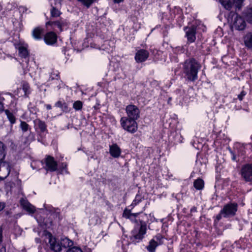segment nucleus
<instances>
[{"label":"nucleus","instance_id":"f8f14e48","mask_svg":"<svg viewBox=\"0 0 252 252\" xmlns=\"http://www.w3.org/2000/svg\"><path fill=\"white\" fill-rule=\"evenodd\" d=\"M240 173L246 182H252V164L244 165L241 168Z\"/></svg>","mask_w":252,"mask_h":252},{"label":"nucleus","instance_id":"5701e85b","mask_svg":"<svg viewBox=\"0 0 252 252\" xmlns=\"http://www.w3.org/2000/svg\"><path fill=\"white\" fill-rule=\"evenodd\" d=\"M243 16L249 23L252 24V8H248L245 10Z\"/></svg>","mask_w":252,"mask_h":252},{"label":"nucleus","instance_id":"e2e57ef3","mask_svg":"<svg viewBox=\"0 0 252 252\" xmlns=\"http://www.w3.org/2000/svg\"><path fill=\"white\" fill-rule=\"evenodd\" d=\"M251 139L252 140V135L251 136Z\"/></svg>","mask_w":252,"mask_h":252},{"label":"nucleus","instance_id":"4d7b16f0","mask_svg":"<svg viewBox=\"0 0 252 252\" xmlns=\"http://www.w3.org/2000/svg\"><path fill=\"white\" fill-rule=\"evenodd\" d=\"M1 14H2V15H4L5 14V11H2Z\"/></svg>","mask_w":252,"mask_h":252},{"label":"nucleus","instance_id":"c85d7f7f","mask_svg":"<svg viewBox=\"0 0 252 252\" xmlns=\"http://www.w3.org/2000/svg\"><path fill=\"white\" fill-rule=\"evenodd\" d=\"M34 80H35L36 85L37 86H39L40 85L39 89L40 90V93H44V91L46 90V86L44 84V81L43 80H40L38 81L37 80V79L36 78H34Z\"/></svg>","mask_w":252,"mask_h":252},{"label":"nucleus","instance_id":"7ed1b4c3","mask_svg":"<svg viewBox=\"0 0 252 252\" xmlns=\"http://www.w3.org/2000/svg\"><path fill=\"white\" fill-rule=\"evenodd\" d=\"M237 204L236 203H228L225 205L217 215L214 220V223H217L222 217L227 218L235 215L237 211Z\"/></svg>","mask_w":252,"mask_h":252},{"label":"nucleus","instance_id":"603ef678","mask_svg":"<svg viewBox=\"0 0 252 252\" xmlns=\"http://www.w3.org/2000/svg\"><path fill=\"white\" fill-rule=\"evenodd\" d=\"M244 95H238V99H239L240 101H242L243 99Z\"/></svg>","mask_w":252,"mask_h":252},{"label":"nucleus","instance_id":"0eeeda50","mask_svg":"<svg viewBox=\"0 0 252 252\" xmlns=\"http://www.w3.org/2000/svg\"><path fill=\"white\" fill-rule=\"evenodd\" d=\"M46 26L48 30H53L58 32L66 30L68 28V23L66 20L61 19L57 21H49Z\"/></svg>","mask_w":252,"mask_h":252},{"label":"nucleus","instance_id":"dca6fc26","mask_svg":"<svg viewBox=\"0 0 252 252\" xmlns=\"http://www.w3.org/2000/svg\"><path fill=\"white\" fill-rule=\"evenodd\" d=\"M33 124L36 131L40 133L47 132V125L44 121L36 119L33 121Z\"/></svg>","mask_w":252,"mask_h":252},{"label":"nucleus","instance_id":"2f4dec72","mask_svg":"<svg viewBox=\"0 0 252 252\" xmlns=\"http://www.w3.org/2000/svg\"><path fill=\"white\" fill-rule=\"evenodd\" d=\"M81 2L84 6L89 8L93 3L96 2L97 0H77Z\"/></svg>","mask_w":252,"mask_h":252},{"label":"nucleus","instance_id":"ea45409f","mask_svg":"<svg viewBox=\"0 0 252 252\" xmlns=\"http://www.w3.org/2000/svg\"><path fill=\"white\" fill-rule=\"evenodd\" d=\"M63 105H65V102H62L61 101H58L55 104V106L58 107L63 108Z\"/></svg>","mask_w":252,"mask_h":252},{"label":"nucleus","instance_id":"5fc2aeb1","mask_svg":"<svg viewBox=\"0 0 252 252\" xmlns=\"http://www.w3.org/2000/svg\"><path fill=\"white\" fill-rule=\"evenodd\" d=\"M20 90H21V89H18L17 90V92L15 91V92H14V93H17V94H19V93H20Z\"/></svg>","mask_w":252,"mask_h":252},{"label":"nucleus","instance_id":"4c0bfd02","mask_svg":"<svg viewBox=\"0 0 252 252\" xmlns=\"http://www.w3.org/2000/svg\"><path fill=\"white\" fill-rule=\"evenodd\" d=\"M66 252H83L80 248L74 247L69 249Z\"/></svg>","mask_w":252,"mask_h":252},{"label":"nucleus","instance_id":"423d86ee","mask_svg":"<svg viewBox=\"0 0 252 252\" xmlns=\"http://www.w3.org/2000/svg\"><path fill=\"white\" fill-rule=\"evenodd\" d=\"M120 123L123 128L129 133H134L137 130L136 120L123 117L120 120Z\"/></svg>","mask_w":252,"mask_h":252},{"label":"nucleus","instance_id":"3c124183","mask_svg":"<svg viewBox=\"0 0 252 252\" xmlns=\"http://www.w3.org/2000/svg\"><path fill=\"white\" fill-rule=\"evenodd\" d=\"M45 106L48 110H50L52 108V106L50 104H46Z\"/></svg>","mask_w":252,"mask_h":252},{"label":"nucleus","instance_id":"c756f323","mask_svg":"<svg viewBox=\"0 0 252 252\" xmlns=\"http://www.w3.org/2000/svg\"><path fill=\"white\" fill-rule=\"evenodd\" d=\"M22 90L25 94H28L31 93V89L29 84L26 82L22 83Z\"/></svg>","mask_w":252,"mask_h":252},{"label":"nucleus","instance_id":"39448f33","mask_svg":"<svg viewBox=\"0 0 252 252\" xmlns=\"http://www.w3.org/2000/svg\"><path fill=\"white\" fill-rule=\"evenodd\" d=\"M147 230V225H135L131 231L130 240L134 244L141 242L145 238Z\"/></svg>","mask_w":252,"mask_h":252},{"label":"nucleus","instance_id":"a19ab883","mask_svg":"<svg viewBox=\"0 0 252 252\" xmlns=\"http://www.w3.org/2000/svg\"><path fill=\"white\" fill-rule=\"evenodd\" d=\"M4 98L2 97L0 98V113L4 111V106L2 101Z\"/></svg>","mask_w":252,"mask_h":252},{"label":"nucleus","instance_id":"1a4fd4ad","mask_svg":"<svg viewBox=\"0 0 252 252\" xmlns=\"http://www.w3.org/2000/svg\"><path fill=\"white\" fill-rule=\"evenodd\" d=\"M219 1L225 9L230 10L233 8L240 9L244 0H219Z\"/></svg>","mask_w":252,"mask_h":252},{"label":"nucleus","instance_id":"a18cd8bd","mask_svg":"<svg viewBox=\"0 0 252 252\" xmlns=\"http://www.w3.org/2000/svg\"><path fill=\"white\" fill-rule=\"evenodd\" d=\"M2 228L1 226H0V242L2 241Z\"/></svg>","mask_w":252,"mask_h":252},{"label":"nucleus","instance_id":"412c9836","mask_svg":"<svg viewBox=\"0 0 252 252\" xmlns=\"http://www.w3.org/2000/svg\"><path fill=\"white\" fill-rule=\"evenodd\" d=\"M246 144L237 143L234 146V151L236 152L238 156H244L246 153L245 146Z\"/></svg>","mask_w":252,"mask_h":252},{"label":"nucleus","instance_id":"aec40b11","mask_svg":"<svg viewBox=\"0 0 252 252\" xmlns=\"http://www.w3.org/2000/svg\"><path fill=\"white\" fill-rule=\"evenodd\" d=\"M121 149L117 144L109 146V153L114 158H118L121 154Z\"/></svg>","mask_w":252,"mask_h":252},{"label":"nucleus","instance_id":"cd10ccee","mask_svg":"<svg viewBox=\"0 0 252 252\" xmlns=\"http://www.w3.org/2000/svg\"><path fill=\"white\" fill-rule=\"evenodd\" d=\"M42 32V30L41 28H36L32 31V36L35 39H40L41 38V34Z\"/></svg>","mask_w":252,"mask_h":252},{"label":"nucleus","instance_id":"6ab92c4d","mask_svg":"<svg viewBox=\"0 0 252 252\" xmlns=\"http://www.w3.org/2000/svg\"><path fill=\"white\" fill-rule=\"evenodd\" d=\"M44 41L48 45H53L57 41V35L55 32H50L45 34Z\"/></svg>","mask_w":252,"mask_h":252},{"label":"nucleus","instance_id":"f03ea898","mask_svg":"<svg viewBox=\"0 0 252 252\" xmlns=\"http://www.w3.org/2000/svg\"><path fill=\"white\" fill-rule=\"evenodd\" d=\"M123 217L129 220L135 225H147L145 219L147 218V215L141 212L132 213L130 210L125 209L123 213Z\"/></svg>","mask_w":252,"mask_h":252},{"label":"nucleus","instance_id":"bb28decb","mask_svg":"<svg viewBox=\"0 0 252 252\" xmlns=\"http://www.w3.org/2000/svg\"><path fill=\"white\" fill-rule=\"evenodd\" d=\"M4 112L11 125L14 124L16 123V118L14 114L8 109L5 110Z\"/></svg>","mask_w":252,"mask_h":252},{"label":"nucleus","instance_id":"f3484780","mask_svg":"<svg viewBox=\"0 0 252 252\" xmlns=\"http://www.w3.org/2000/svg\"><path fill=\"white\" fill-rule=\"evenodd\" d=\"M186 36L188 38V42L189 43H192L196 39V28L191 27L190 28H186Z\"/></svg>","mask_w":252,"mask_h":252},{"label":"nucleus","instance_id":"72a5a7b5","mask_svg":"<svg viewBox=\"0 0 252 252\" xmlns=\"http://www.w3.org/2000/svg\"><path fill=\"white\" fill-rule=\"evenodd\" d=\"M20 127L23 132H25L30 129V126L24 121H21Z\"/></svg>","mask_w":252,"mask_h":252},{"label":"nucleus","instance_id":"052dcab7","mask_svg":"<svg viewBox=\"0 0 252 252\" xmlns=\"http://www.w3.org/2000/svg\"><path fill=\"white\" fill-rule=\"evenodd\" d=\"M192 210H193V211H194V210H195V211H196V209H195V208H194L193 209H191V211H192Z\"/></svg>","mask_w":252,"mask_h":252},{"label":"nucleus","instance_id":"2eb2a0df","mask_svg":"<svg viewBox=\"0 0 252 252\" xmlns=\"http://www.w3.org/2000/svg\"><path fill=\"white\" fill-rule=\"evenodd\" d=\"M149 55V53L148 51L140 49L136 52L135 55V60L137 63H142L148 59Z\"/></svg>","mask_w":252,"mask_h":252},{"label":"nucleus","instance_id":"393cba45","mask_svg":"<svg viewBox=\"0 0 252 252\" xmlns=\"http://www.w3.org/2000/svg\"><path fill=\"white\" fill-rule=\"evenodd\" d=\"M193 186L197 190H202L204 187V182L202 179L198 178L194 181Z\"/></svg>","mask_w":252,"mask_h":252},{"label":"nucleus","instance_id":"a211bd4d","mask_svg":"<svg viewBox=\"0 0 252 252\" xmlns=\"http://www.w3.org/2000/svg\"><path fill=\"white\" fill-rule=\"evenodd\" d=\"M20 204L23 209L33 214L35 211V207L32 205L27 199L21 198L20 199Z\"/></svg>","mask_w":252,"mask_h":252},{"label":"nucleus","instance_id":"e433bc0d","mask_svg":"<svg viewBox=\"0 0 252 252\" xmlns=\"http://www.w3.org/2000/svg\"><path fill=\"white\" fill-rule=\"evenodd\" d=\"M173 51L176 54H181L184 52V48L183 47L178 46L173 49Z\"/></svg>","mask_w":252,"mask_h":252},{"label":"nucleus","instance_id":"9b49d317","mask_svg":"<svg viewBox=\"0 0 252 252\" xmlns=\"http://www.w3.org/2000/svg\"><path fill=\"white\" fill-rule=\"evenodd\" d=\"M126 111L127 118L136 120L140 117V110L139 108L134 105H128L126 107Z\"/></svg>","mask_w":252,"mask_h":252},{"label":"nucleus","instance_id":"6e6552de","mask_svg":"<svg viewBox=\"0 0 252 252\" xmlns=\"http://www.w3.org/2000/svg\"><path fill=\"white\" fill-rule=\"evenodd\" d=\"M43 168L47 172H54L58 169L57 162L53 157L47 156L43 160Z\"/></svg>","mask_w":252,"mask_h":252},{"label":"nucleus","instance_id":"13d9d810","mask_svg":"<svg viewBox=\"0 0 252 252\" xmlns=\"http://www.w3.org/2000/svg\"><path fill=\"white\" fill-rule=\"evenodd\" d=\"M171 97H170V98H169V100H168V103H169V101L171 100Z\"/></svg>","mask_w":252,"mask_h":252},{"label":"nucleus","instance_id":"f704fd0d","mask_svg":"<svg viewBox=\"0 0 252 252\" xmlns=\"http://www.w3.org/2000/svg\"><path fill=\"white\" fill-rule=\"evenodd\" d=\"M143 198L141 196L140 194H137L135 196V199L133 201L131 206H132L133 207L135 206L136 205H137L139 203L142 201Z\"/></svg>","mask_w":252,"mask_h":252},{"label":"nucleus","instance_id":"79ce46f5","mask_svg":"<svg viewBox=\"0 0 252 252\" xmlns=\"http://www.w3.org/2000/svg\"><path fill=\"white\" fill-rule=\"evenodd\" d=\"M103 49L104 50H106L108 53L109 52H111L113 51V46H111L110 45L109 46H104L103 47Z\"/></svg>","mask_w":252,"mask_h":252},{"label":"nucleus","instance_id":"ddd939ff","mask_svg":"<svg viewBox=\"0 0 252 252\" xmlns=\"http://www.w3.org/2000/svg\"><path fill=\"white\" fill-rule=\"evenodd\" d=\"M10 172V166L8 162L0 161V180H4L9 174Z\"/></svg>","mask_w":252,"mask_h":252},{"label":"nucleus","instance_id":"f257e3e1","mask_svg":"<svg viewBox=\"0 0 252 252\" xmlns=\"http://www.w3.org/2000/svg\"><path fill=\"white\" fill-rule=\"evenodd\" d=\"M200 68V64L194 59L187 60L184 64V73L187 78L190 81H194L197 78L198 70Z\"/></svg>","mask_w":252,"mask_h":252},{"label":"nucleus","instance_id":"8fccbe9b","mask_svg":"<svg viewBox=\"0 0 252 252\" xmlns=\"http://www.w3.org/2000/svg\"><path fill=\"white\" fill-rule=\"evenodd\" d=\"M54 75H55L56 76L55 77L51 76L52 79H57L58 78V73H56L54 74Z\"/></svg>","mask_w":252,"mask_h":252},{"label":"nucleus","instance_id":"4468645a","mask_svg":"<svg viewBox=\"0 0 252 252\" xmlns=\"http://www.w3.org/2000/svg\"><path fill=\"white\" fill-rule=\"evenodd\" d=\"M15 48L18 50L19 55L22 58L26 59L29 56L28 45L24 43L19 42L15 44Z\"/></svg>","mask_w":252,"mask_h":252},{"label":"nucleus","instance_id":"7c9ffc66","mask_svg":"<svg viewBox=\"0 0 252 252\" xmlns=\"http://www.w3.org/2000/svg\"><path fill=\"white\" fill-rule=\"evenodd\" d=\"M153 239H155L156 241V242L159 245H162L163 244V239H164V236L161 235L160 233H158L156 235H155Z\"/></svg>","mask_w":252,"mask_h":252},{"label":"nucleus","instance_id":"bf43d9fd","mask_svg":"<svg viewBox=\"0 0 252 252\" xmlns=\"http://www.w3.org/2000/svg\"><path fill=\"white\" fill-rule=\"evenodd\" d=\"M192 210H193V211H194V210H195V211H196V209H195V208H194L193 209H191V211H192Z\"/></svg>","mask_w":252,"mask_h":252},{"label":"nucleus","instance_id":"473e14b6","mask_svg":"<svg viewBox=\"0 0 252 252\" xmlns=\"http://www.w3.org/2000/svg\"><path fill=\"white\" fill-rule=\"evenodd\" d=\"M82 106H83L82 102L80 100H77L74 102V103L73 104V108L76 111H79L82 109Z\"/></svg>","mask_w":252,"mask_h":252},{"label":"nucleus","instance_id":"49530a36","mask_svg":"<svg viewBox=\"0 0 252 252\" xmlns=\"http://www.w3.org/2000/svg\"><path fill=\"white\" fill-rule=\"evenodd\" d=\"M0 252H6L5 248L2 246H0Z\"/></svg>","mask_w":252,"mask_h":252},{"label":"nucleus","instance_id":"9d476101","mask_svg":"<svg viewBox=\"0 0 252 252\" xmlns=\"http://www.w3.org/2000/svg\"><path fill=\"white\" fill-rule=\"evenodd\" d=\"M231 27L237 30H243L246 27L245 20L237 14H234L232 17Z\"/></svg>","mask_w":252,"mask_h":252},{"label":"nucleus","instance_id":"37998d69","mask_svg":"<svg viewBox=\"0 0 252 252\" xmlns=\"http://www.w3.org/2000/svg\"><path fill=\"white\" fill-rule=\"evenodd\" d=\"M5 203L0 200V212L5 208Z\"/></svg>","mask_w":252,"mask_h":252},{"label":"nucleus","instance_id":"c03bdc74","mask_svg":"<svg viewBox=\"0 0 252 252\" xmlns=\"http://www.w3.org/2000/svg\"><path fill=\"white\" fill-rule=\"evenodd\" d=\"M27 8L24 6H20L19 7V11L20 12H25L27 11Z\"/></svg>","mask_w":252,"mask_h":252},{"label":"nucleus","instance_id":"680f3d73","mask_svg":"<svg viewBox=\"0 0 252 252\" xmlns=\"http://www.w3.org/2000/svg\"><path fill=\"white\" fill-rule=\"evenodd\" d=\"M192 210H193V211H194V210H195V211H196V209H195V208H194L193 209H191V211H192Z\"/></svg>","mask_w":252,"mask_h":252},{"label":"nucleus","instance_id":"58836bf2","mask_svg":"<svg viewBox=\"0 0 252 252\" xmlns=\"http://www.w3.org/2000/svg\"><path fill=\"white\" fill-rule=\"evenodd\" d=\"M229 152L232 156V159L234 161H237V156H236V151H233L230 149H229Z\"/></svg>","mask_w":252,"mask_h":252},{"label":"nucleus","instance_id":"6e6d98bb","mask_svg":"<svg viewBox=\"0 0 252 252\" xmlns=\"http://www.w3.org/2000/svg\"><path fill=\"white\" fill-rule=\"evenodd\" d=\"M139 96H140V97H138V101H139L141 98V99H142V97L141 95H139Z\"/></svg>","mask_w":252,"mask_h":252},{"label":"nucleus","instance_id":"09e8293b","mask_svg":"<svg viewBox=\"0 0 252 252\" xmlns=\"http://www.w3.org/2000/svg\"><path fill=\"white\" fill-rule=\"evenodd\" d=\"M110 42L108 41H106L104 44L103 45V47L106 46H110Z\"/></svg>","mask_w":252,"mask_h":252},{"label":"nucleus","instance_id":"b1692460","mask_svg":"<svg viewBox=\"0 0 252 252\" xmlns=\"http://www.w3.org/2000/svg\"><path fill=\"white\" fill-rule=\"evenodd\" d=\"M159 246L155 239H151L149 245L146 247V249L149 252H155L157 247Z\"/></svg>","mask_w":252,"mask_h":252},{"label":"nucleus","instance_id":"a878e982","mask_svg":"<svg viewBox=\"0 0 252 252\" xmlns=\"http://www.w3.org/2000/svg\"><path fill=\"white\" fill-rule=\"evenodd\" d=\"M244 42L246 46L249 48H252V34L247 33L244 37Z\"/></svg>","mask_w":252,"mask_h":252},{"label":"nucleus","instance_id":"de8ad7c7","mask_svg":"<svg viewBox=\"0 0 252 252\" xmlns=\"http://www.w3.org/2000/svg\"><path fill=\"white\" fill-rule=\"evenodd\" d=\"M63 111L67 112L68 111V107L67 104L65 103V105H63V108H62Z\"/></svg>","mask_w":252,"mask_h":252},{"label":"nucleus","instance_id":"864d4df0","mask_svg":"<svg viewBox=\"0 0 252 252\" xmlns=\"http://www.w3.org/2000/svg\"><path fill=\"white\" fill-rule=\"evenodd\" d=\"M115 3H120L123 1L124 0H113Z\"/></svg>","mask_w":252,"mask_h":252},{"label":"nucleus","instance_id":"4be33fe9","mask_svg":"<svg viewBox=\"0 0 252 252\" xmlns=\"http://www.w3.org/2000/svg\"><path fill=\"white\" fill-rule=\"evenodd\" d=\"M7 147L4 143L0 141V161H3L6 155Z\"/></svg>","mask_w":252,"mask_h":252},{"label":"nucleus","instance_id":"c9c22d12","mask_svg":"<svg viewBox=\"0 0 252 252\" xmlns=\"http://www.w3.org/2000/svg\"><path fill=\"white\" fill-rule=\"evenodd\" d=\"M51 15L52 17H57L61 15V12L58 9L54 7H52L51 9Z\"/></svg>","mask_w":252,"mask_h":252},{"label":"nucleus","instance_id":"20e7f679","mask_svg":"<svg viewBox=\"0 0 252 252\" xmlns=\"http://www.w3.org/2000/svg\"><path fill=\"white\" fill-rule=\"evenodd\" d=\"M49 243L50 248L56 252H60L63 248L66 249L73 245V242L67 238L62 239L60 242H57L51 234L49 236Z\"/></svg>","mask_w":252,"mask_h":252}]
</instances>
